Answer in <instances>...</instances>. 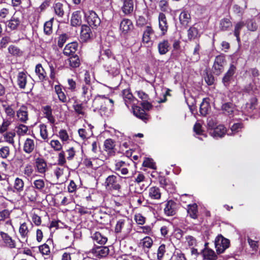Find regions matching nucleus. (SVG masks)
Listing matches in <instances>:
<instances>
[{
  "mask_svg": "<svg viewBox=\"0 0 260 260\" xmlns=\"http://www.w3.org/2000/svg\"><path fill=\"white\" fill-rule=\"evenodd\" d=\"M159 28L162 35H165L167 32L168 25L166 15L164 13H160L158 16Z\"/></svg>",
  "mask_w": 260,
  "mask_h": 260,
  "instance_id": "19",
  "label": "nucleus"
},
{
  "mask_svg": "<svg viewBox=\"0 0 260 260\" xmlns=\"http://www.w3.org/2000/svg\"><path fill=\"white\" fill-rule=\"evenodd\" d=\"M104 66L106 70L113 76L117 75L119 73L120 64L115 57L106 61Z\"/></svg>",
  "mask_w": 260,
  "mask_h": 260,
  "instance_id": "5",
  "label": "nucleus"
},
{
  "mask_svg": "<svg viewBox=\"0 0 260 260\" xmlns=\"http://www.w3.org/2000/svg\"><path fill=\"white\" fill-rule=\"evenodd\" d=\"M10 154V149L8 146H4L0 148V157L6 158Z\"/></svg>",
  "mask_w": 260,
  "mask_h": 260,
  "instance_id": "62",
  "label": "nucleus"
},
{
  "mask_svg": "<svg viewBox=\"0 0 260 260\" xmlns=\"http://www.w3.org/2000/svg\"><path fill=\"white\" fill-rule=\"evenodd\" d=\"M8 51L12 55L15 56H20L22 54L21 51L17 47L14 45H10L8 47Z\"/></svg>",
  "mask_w": 260,
  "mask_h": 260,
  "instance_id": "52",
  "label": "nucleus"
},
{
  "mask_svg": "<svg viewBox=\"0 0 260 260\" xmlns=\"http://www.w3.org/2000/svg\"><path fill=\"white\" fill-rule=\"evenodd\" d=\"M54 173L57 180L63 182L67 180L69 168L66 166H58L54 169Z\"/></svg>",
  "mask_w": 260,
  "mask_h": 260,
  "instance_id": "7",
  "label": "nucleus"
},
{
  "mask_svg": "<svg viewBox=\"0 0 260 260\" xmlns=\"http://www.w3.org/2000/svg\"><path fill=\"white\" fill-rule=\"evenodd\" d=\"M226 133V129L223 125L219 124L213 129L210 131L211 135L214 138L223 137Z\"/></svg>",
  "mask_w": 260,
  "mask_h": 260,
  "instance_id": "18",
  "label": "nucleus"
},
{
  "mask_svg": "<svg viewBox=\"0 0 260 260\" xmlns=\"http://www.w3.org/2000/svg\"><path fill=\"white\" fill-rule=\"evenodd\" d=\"M190 15L187 11H183L179 15V21L183 25H187L190 21Z\"/></svg>",
  "mask_w": 260,
  "mask_h": 260,
  "instance_id": "37",
  "label": "nucleus"
},
{
  "mask_svg": "<svg viewBox=\"0 0 260 260\" xmlns=\"http://www.w3.org/2000/svg\"><path fill=\"white\" fill-rule=\"evenodd\" d=\"M225 59L224 56L218 55L216 57L213 66V71L216 75H219L224 69Z\"/></svg>",
  "mask_w": 260,
  "mask_h": 260,
  "instance_id": "9",
  "label": "nucleus"
},
{
  "mask_svg": "<svg viewBox=\"0 0 260 260\" xmlns=\"http://www.w3.org/2000/svg\"><path fill=\"white\" fill-rule=\"evenodd\" d=\"M15 136V133L11 132H7L4 135V141L13 145L14 144V138Z\"/></svg>",
  "mask_w": 260,
  "mask_h": 260,
  "instance_id": "53",
  "label": "nucleus"
},
{
  "mask_svg": "<svg viewBox=\"0 0 260 260\" xmlns=\"http://www.w3.org/2000/svg\"><path fill=\"white\" fill-rule=\"evenodd\" d=\"M36 167L37 171L41 174H44L47 170V166L45 160L42 158H38L36 160Z\"/></svg>",
  "mask_w": 260,
  "mask_h": 260,
  "instance_id": "32",
  "label": "nucleus"
},
{
  "mask_svg": "<svg viewBox=\"0 0 260 260\" xmlns=\"http://www.w3.org/2000/svg\"><path fill=\"white\" fill-rule=\"evenodd\" d=\"M187 213L190 217L193 219H196L198 217V206L196 204L192 205H188Z\"/></svg>",
  "mask_w": 260,
  "mask_h": 260,
  "instance_id": "44",
  "label": "nucleus"
},
{
  "mask_svg": "<svg viewBox=\"0 0 260 260\" xmlns=\"http://www.w3.org/2000/svg\"><path fill=\"white\" fill-rule=\"evenodd\" d=\"M123 98L127 107L132 105H137L138 103V100L133 96L129 90L125 89L123 91Z\"/></svg>",
  "mask_w": 260,
  "mask_h": 260,
  "instance_id": "17",
  "label": "nucleus"
},
{
  "mask_svg": "<svg viewBox=\"0 0 260 260\" xmlns=\"http://www.w3.org/2000/svg\"><path fill=\"white\" fill-rule=\"evenodd\" d=\"M78 48L76 42H72L67 44L63 49V54L66 56L73 55Z\"/></svg>",
  "mask_w": 260,
  "mask_h": 260,
  "instance_id": "29",
  "label": "nucleus"
},
{
  "mask_svg": "<svg viewBox=\"0 0 260 260\" xmlns=\"http://www.w3.org/2000/svg\"><path fill=\"white\" fill-rule=\"evenodd\" d=\"M149 197L152 199L158 200L161 197V193L158 187L152 186L149 189Z\"/></svg>",
  "mask_w": 260,
  "mask_h": 260,
  "instance_id": "38",
  "label": "nucleus"
},
{
  "mask_svg": "<svg viewBox=\"0 0 260 260\" xmlns=\"http://www.w3.org/2000/svg\"><path fill=\"white\" fill-rule=\"evenodd\" d=\"M1 236L7 247L10 248H13L16 247L15 241L7 233L2 232H1Z\"/></svg>",
  "mask_w": 260,
  "mask_h": 260,
  "instance_id": "35",
  "label": "nucleus"
},
{
  "mask_svg": "<svg viewBox=\"0 0 260 260\" xmlns=\"http://www.w3.org/2000/svg\"><path fill=\"white\" fill-rule=\"evenodd\" d=\"M222 109L225 114L231 115L234 112V106L233 104L227 103L222 106Z\"/></svg>",
  "mask_w": 260,
  "mask_h": 260,
  "instance_id": "47",
  "label": "nucleus"
},
{
  "mask_svg": "<svg viewBox=\"0 0 260 260\" xmlns=\"http://www.w3.org/2000/svg\"><path fill=\"white\" fill-rule=\"evenodd\" d=\"M153 244L152 239L150 237H145L140 242V244L142 245L144 248H150Z\"/></svg>",
  "mask_w": 260,
  "mask_h": 260,
  "instance_id": "57",
  "label": "nucleus"
},
{
  "mask_svg": "<svg viewBox=\"0 0 260 260\" xmlns=\"http://www.w3.org/2000/svg\"><path fill=\"white\" fill-rule=\"evenodd\" d=\"M81 12L79 11L74 12L72 15L71 20L72 25L74 26H79L81 24Z\"/></svg>",
  "mask_w": 260,
  "mask_h": 260,
  "instance_id": "36",
  "label": "nucleus"
},
{
  "mask_svg": "<svg viewBox=\"0 0 260 260\" xmlns=\"http://www.w3.org/2000/svg\"><path fill=\"white\" fill-rule=\"evenodd\" d=\"M236 68L234 64H231L230 67L227 72L224 75L222 79V82L224 85L227 86L232 79L233 76L236 71Z\"/></svg>",
  "mask_w": 260,
  "mask_h": 260,
  "instance_id": "23",
  "label": "nucleus"
},
{
  "mask_svg": "<svg viewBox=\"0 0 260 260\" xmlns=\"http://www.w3.org/2000/svg\"><path fill=\"white\" fill-rule=\"evenodd\" d=\"M16 117L18 121L26 123L28 120V108L24 105L21 106L16 111Z\"/></svg>",
  "mask_w": 260,
  "mask_h": 260,
  "instance_id": "11",
  "label": "nucleus"
},
{
  "mask_svg": "<svg viewBox=\"0 0 260 260\" xmlns=\"http://www.w3.org/2000/svg\"><path fill=\"white\" fill-rule=\"evenodd\" d=\"M27 75L24 72H19L17 76V83L20 88L24 89L27 83Z\"/></svg>",
  "mask_w": 260,
  "mask_h": 260,
  "instance_id": "34",
  "label": "nucleus"
},
{
  "mask_svg": "<svg viewBox=\"0 0 260 260\" xmlns=\"http://www.w3.org/2000/svg\"><path fill=\"white\" fill-rule=\"evenodd\" d=\"M143 165L145 167H148L152 169H156L155 163L154 162L153 160L151 158H146L144 161Z\"/></svg>",
  "mask_w": 260,
  "mask_h": 260,
  "instance_id": "60",
  "label": "nucleus"
},
{
  "mask_svg": "<svg viewBox=\"0 0 260 260\" xmlns=\"http://www.w3.org/2000/svg\"><path fill=\"white\" fill-rule=\"evenodd\" d=\"M134 26L132 21L127 18H124L120 23V30L123 34H126L133 29Z\"/></svg>",
  "mask_w": 260,
  "mask_h": 260,
  "instance_id": "16",
  "label": "nucleus"
},
{
  "mask_svg": "<svg viewBox=\"0 0 260 260\" xmlns=\"http://www.w3.org/2000/svg\"><path fill=\"white\" fill-rule=\"evenodd\" d=\"M116 178V176L114 175L108 176L105 181L106 186L115 190L120 189V185L117 183Z\"/></svg>",
  "mask_w": 260,
  "mask_h": 260,
  "instance_id": "28",
  "label": "nucleus"
},
{
  "mask_svg": "<svg viewBox=\"0 0 260 260\" xmlns=\"http://www.w3.org/2000/svg\"><path fill=\"white\" fill-rule=\"evenodd\" d=\"M93 126L90 124L86 123L84 124L83 128L78 130L79 137L83 140L89 139L93 135Z\"/></svg>",
  "mask_w": 260,
  "mask_h": 260,
  "instance_id": "8",
  "label": "nucleus"
},
{
  "mask_svg": "<svg viewBox=\"0 0 260 260\" xmlns=\"http://www.w3.org/2000/svg\"><path fill=\"white\" fill-rule=\"evenodd\" d=\"M71 67L75 68L79 67L80 61L78 55H75L71 56L68 60Z\"/></svg>",
  "mask_w": 260,
  "mask_h": 260,
  "instance_id": "49",
  "label": "nucleus"
},
{
  "mask_svg": "<svg viewBox=\"0 0 260 260\" xmlns=\"http://www.w3.org/2000/svg\"><path fill=\"white\" fill-rule=\"evenodd\" d=\"M187 37L189 41H192L200 37L198 29L194 26L190 27L187 30Z\"/></svg>",
  "mask_w": 260,
  "mask_h": 260,
  "instance_id": "39",
  "label": "nucleus"
},
{
  "mask_svg": "<svg viewBox=\"0 0 260 260\" xmlns=\"http://www.w3.org/2000/svg\"><path fill=\"white\" fill-rule=\"evenodd\" d=\"M12 119L3 118V121L2 125H0V133L5 132L8 128L9 126L12 124Z\"/></svg>",
  "mask_w": 260,
  "mask_h": 260,
  "instance_id": "51",
  "label": "nucleus"
},
{
  "mask_svg": "<svg viewBox=\"0 0 260 260\" xmlns=\"http://www.w3.org/2000/svg\"><path fill=\"white\" fill-rule=\"evenodd\" d=\"M114 57L115 56L112 53L109 49H104L103 48L101 49L100 52L99 60L100 61L104 64L106 61H108Z\"/></svg>",
  "mask_w": 260,
  "mask_h": 260,
  "instance_id": "15",
  "label": "nucleus"
},
{
  "mask_svg": "<svg viewBox=\"0 0 260 260\" xmlns=\"http://www.w3.org/2000/svg\"><path fill=\"white\" fill-rule=\"evenodd\" d=\"M91 238L94 242L101 245L105 244L107 241V238L99 232L93 233Z\"/></svg>",
  "mask_w": 260,
  "mask_h": 260,
  "instance_id": "33",
  "label": "nucleus"
},
{
  "mask_svg": "<svg viewBox=\"0 0 260 260\" xmlns=\"http://www.w3.org/2000/svg\"><path fill=\"white\" fill-rule=\"evenodd\" d=\"M58 166H65L66 160L65 158V153L62 151L60 152L58 155Z\"/></svg>",
  "mask_w": 260,
  "mask_h": 260,
  "instance_id": "63",
  "label": "nucleus"
},
{
  "mask_svg": "<svg viewBox=\"0 0 260 260\" xmlns=\"http://www.w3.org/2000/svg\"><path fill=\"white\" fill-rule=\"evenodd\" d=\"M16 132L19 136H23L26 134L28 132V126L23 124H19L15 127Z\"/></svg>",
  "mask_w": 260,
  "mask_h": 260,
  "instance_id": "43",
  "label": "nucleus"
},
{
  "mask_svg": "<svg viewBox=\"0 0 260 260\" xmlns=\"http://www.w3.org/2000/svg\"><path fill=\"white\" fill-rule=\"evenodd\" d=\"M74 109L76 113L79 115L83 116L85 114V108L82 104H77L73 106Z\"/></svg>",
  "mask_w": 260,
  "mask_h": 260,
  "instance_id": "59",
  "label": "nucleus"
},
{
  "mask_svg": "<svg viewBox=\"0 0 260 260\" xmlns=\"http://www.w3.org/2000/svg\"><path fill=\"white\" fill-rule=\"evenodd\" d=\"M92 88L90 84H84L81 87L80 94L83 101L87 103L92 96Z\"/></svg>",
  "mask_w": 260,
  "mask_h": 260,
  "instance_id": "10",
  "label": "nucleus"
},
{
  "mask_svg": "<svg viewBox=\"0 0 260 260\" xmlns=\"http://www.w3.org/2000/svg\"><path fill=\"white\" fill-rule=\"evenodd\" d=\"M49 144L51 148H52L55 151H59L62 149V144L57 140H52L50 141Z\"/></svg>",
  "mask_w": 260,
  "mask_h": 260,
  "instance_id": "58",
  "label": "nucleus"
},
{
  "mask_svg": "<svg viewBox=\"0 0 260 260\" xmlns=\"http://www.w3.org/2000/svg\"><path fill=\"white\" fill-rule=\"evenodd\" d=\"M91 31L89 26L83 25L81 26L80 32V39L83 42H86L91 37Z\"/></svg>",
  "mask_w": 260,
  "mask_h": 260,
  "instance_id": "25",
  "label": "nucleus"
},
{
  "mask_svg": "<svg viewBox=\"0 0 260 260\" xmlns=\"http://www.w3.org/2000/svg\"><path fill=\"white\" fill-rule=\"evenodd\" d=\"M115 142L113 140L109 139L105 140L104 142L105 150L108 155L112 156L115 154Z\"/></svg>",
  "mask_w": 260,
  "mask_h": 260,
  "instance_id": "22",
  "label": "nucleus"
},
{
  "mask_svg": "<svg viewBox=\"0 0 260 260\" xmlns=\"http://www.w3.org/2000/svg\"><path fill=\"white\" fill-rule=\"evenodd\" d=\"M35 72L40 80H43L46 77V73L41 64H38L36 67Z\"/></svg>",
  "mask_w": 260,
  "mask_h": 260,
  "instance_id": "50",
  "label": "nucleus"
},
{
  "mask_svg": "<svg viewBox=\"0 0 260 260\" xmlns=\"http://www.w3.org/2000/svg\"><path fill=\"white\" fill-rule=\"evenodd\" d=\"M85 18L89 26L92 28H97L101 23V19L93 11H89L85 13Z\"/></svg>",
  "mask_w": 260,
  "mask_h": 260,
  "instance_id": "3",
  "label": "nucleus"
},
{
  "mask_svg": "<svg viewBox=\"0 0 260 260\" xmlns=\"http://www.w3.org/2000/svg\"><path fill=\"white\" fill-rule=\"evenodd\" d=\"M154 34V30L152 27L148 25L145 27L143 32L142 40L144 43L149 44L151 42V37Z\"/></svg>",
  "mask_w": 260,
  "mask_h": 260,
  "instance_id": "27",
  "label": "nucleus"
},
{
  "mask_svg": "<svg viewBox=\"0 0 260 260\" xmlns=\"http://www.w3.org/2000/svg\"><path fill=\"white\" fill-rule=\"evenodd\" d=\"M131 106L134 115L136 117L143 120L147 119V115L144 109L136 105H132Z\"/></svg>",
  "mask_w": 260,
  "mask_h": 260,
  "instance_id": "21",
  "label": "nucleus"
},
{
  "mask_svg": "<svg viewBox=\"0 0 260 260\" xmlns=\"http://www.w3.org/2000/svg\"><path fill=\"white\" fill-rule=\"evenodd\" d=\"M244 23L242 21H240L238 22L235 27V30H234V35L236 37L237 40L238 42L240 41V32L241 30V29L244 27Z\"/></svg>",
  "mask_w": 260,
  "mask_h": 260,
  "instance_id": "56",
  "label": "nucleus"
},
{
  "mask_svg": "<svg viewBox=\"0 0 260 260\" xmlns=\"http://www.w3.org/2000/svg\"><path fill=\"white\" fill-rule=\"evenodd\" d=\"M210 109L209 103L204 99L202 103L200 104V111L201 115L205 116L208 112Z\"/></svg>",
  "mask_w": 260,
  "mask_h": 260,
  "instance_id": "48",
  "label": "nucleus"
},
{
  "mask_svg": "<svg viewBox=\"0 0 260 260\" xmlns=\"http://www.w3.org/2000/svg\"><path fill=\"white\" fill-rule=\"evenodd\" d=\"M170 47V44L167 40L160 41L157 45L159 53L160 55L166 54L169 51Z\"/></svg>",
  "mask_w": 260,
  "mask_h": 260,
  "instance_id": "31",
  "label": "nucleus"
},
{
  "mask_svg": "<svg viewBox=\"0 0 260 260\" xmlns=\"http://www.w3.org/2000/svg\"><path fill=\"white\" fill-rule=\"evenodd\" d=\"M232 26V22L228 18L222 19L220 21L219 28L221 30H228Z\"/></svg>",
  "mask_w": 260,
  "mask_h": 260,
  "instance_id": "46",
  "label": "nucleus"
},
{
  "mask_svg": "<svg viewBox=\"0 0 260 260\" xmlns=\"http://www.w3.org/2000/svg\"><path fill=\"white\" fill-rule=\"evenodd\" d=\"M54 12L58 17L62 18L64 14V10L66 8L63 3L60 2H55L53 6Z\"/></svg>",
  "mask_w": 260,
  "mask_h": 260,
  "instance_id": "24",
  "label": "nucleus"
},
{
  "mask_svg": "<svg viewBox=\"0 0 260 260\" xmlns=\"http://www.w3.org/2000/svg\"><path fill=\"white\" fill-rule=\"evenodd\" d=\"M247 27L251 31H255L257 28V23L254 19L248 20L247 21Z\"/></svg>",
  "mask_w": 260,
  "mask_h": 260,
  "instance_id": "61",
  "label": "nucleus"
},
{
  "mask_svg": "<svg viewBox=\"0 0 260 260\" xmlns=\"http://www.w3.org/2000/svg\"><path fill=\"white\" fill-rule=\"evenodd\" d=\"M114 102L112 99H109L105 95H97L93 102V106L97 110H104L106 108H112Z\"/></svg>",
  "mask_w": 260,
  "mask_h": 260,
  "instance_id": "2",
  "label": "nucleus"
},
{
  "mask_svg": "<svg viewBox=\"0 0 260 260\" xmlns=\"http://www.w3.org/2000/svg\"><path fill=\"white\" fill-rule=\"evenodd\" d=\"M3 108L6 115V117H3V118L13 120L15 116V111L12 107L7 105H3Z\"/></svg>",
  "mask_w": 260,
  "mask_h": 260,
  "instance_id": "40",
  "label": "nucleus"
},
{
  "mask_svg": "<svg viewBox=\"0 0 260 260\" xmlns=\"http://www.w3.org/2000/svg\"><path fill=\"white\" fill-rule=\"evenodd\" d=\"M32 226V225L31 223L23 222L20 224L19 233L23 240L27 241L29 231Z\"/></svg>",
  "mask_w": 260,
  "mask_h": 260,
  "instance_id": "14",
  "label": "nucleus"
},
{
  "mask_svg": "<svg viewBox=\"0 0 260 260\" xmlns=\"http://www.w3.org/2000/svg\"><path fill=\"white\" fill-rule=\"evenodd\" d=\"M37 146V143L34 138H26L23 145V150L27 154H30L34 151Z\"/></svg>",
  "mask_w": 260,
  "mask_h": 260,
  "instance_id": "12",
  "label": "nucleus"
},
{
  "mask_svg": "<svg viewBox=\"0 0 260 260\" xmlns=\"http://www.w3.org/2000/svg\"><path fill=\"white\" fill-rule=\"evenodd\" d=\"M134 219L138 224L143 225L145 223L146 218L140 213H137L135 215Z\"/></svg>",
  "mask_w": 260,
  "mask_h": 260,
  "instance_id": "64",
  "label": "nucleus"
},
{
  "mask_svg": "<svg viewBox=\"0 0 260 260\" xmlns=\"http://www.w3.org/2000/svg\"><path fill=\"white\" fill-rule=\"evenodd\" d=\"M42 111L44 117L47 119L52 126L55 124V119L52 115V110L50 106H45L43 107Z\"/></svg>",
  "mask_w": 260,
  "mask_h": 260,
  "instance_id": "20",
  "label": "nucleus"
},
{
  "mask_svg": "<svg viewBox=\"0 0 260 260\" xmlns=\"http://www.w3.org/2000/svg\"><path fill=\"white\" fill-rule=\"evenodd\" d=\"M204 259L207 260H216L217 256L212 249L206 247L202 251Z\"/></svg>",
  "mask_w": 260,
  "mask_h": 260,
  "instance_id": "30",
  "label": "nucleus"
},
{
  "mask_svg": "<svg viewBox=\"0 0 260 260\" xmlns=\"http://www.w3.org/2000/svg\"><path fill=\"white\" fill-rule=\"evenodd\" d=\"M41 137L44 140L48 139V134L47 125L45 124H41L39 125Z\"/></svg>",
  "mask_w": 260,
  "mask_h": 260,
  "instance_id": "55",
  "label": "nucleus"
},
{
  "mask_svg": "<svg viewBox=\"0 0 260 260\" xmlns=\"http://www.w3.org/2000/svg\"><path fill=\"white\" fill-rule=\"evenodd\" d=\"M230 241L221 235H218L215 239V246L218 254L223 253L229 247Z\"/></svg>",
  "mask_w": 260,
  "mask_h": 260,
  "instance_id": "4",
  "label": "nucleus"
},
{
  "mask_svg": "<svg viewBox=\"0 0 260 260\" xmlns=\"http://www.w3.org/2000/svg\"><path fill=\"white\" fill-rule=\"evenodd\" d=\"M19 24L20 20L19 18L14 16L7 22L6 26L11 30H14L17 28Z\"/></svg>",
  "mask_w": 260,
  "mask_h": 260,
  "instance_id": "42",
  "label": "nucleus"
},
{
  "mask_svg": "<svg viewBox=\"0 0 260 260\" xmlns=\"http://www.w3.org/2000/svg\"><path fill=\"white\" fill-rule=\"evenodd\" d=\"M109 252V248L106 246H94L89 253L95 258H101L106 257Z\"/></svg>",
  "mask_w": 260,
  "mask_h": 260,
  "instance_id": "6",
  "label": "nucleus"
},
{
  "mask_svg": "<svg viewBox=\"0 0 260 260\" xmlns=\"http://www.w3.org/2000/svg\"><path fill=\"white\" fill-rule=\"evenodd\" d=\"M121 11L125 15L131 14L134 11V0H121Z\"/></svg>",
  "mask_w": 260,
  "mask_h": 260,
  "instance_id": "13",
  "label": "nucleus"
},
{
  "mask_svg": "<svg viewBox=\"0 0 260 260\" xmlns=\"http://www.w3.org/2000/svg\"><path fill=\"white\" fill-rule=\"evenodd\" d=\"M176 204L174 201L172 200L168 201L164 208L165 214L167 216H172L174 215L176 212Z\"/></svg>",
  "mask_w": 260,
  "mask_h": 260,
  "instance_id": "26",
  "label": "nucleus"
},
{
  "mask_svg": "<svg viewBox=\"0 0 260 260\" xmlns=\"http://www.w3.org/2000/svg\"><path fill=\"white\" fill-rule=\"evenodd\" d=\"M54 18L45 22L44 25V31L46 35H50L52 32V24Z\"/></svg>",
  "mask_w": 260,
  "mask_h": 260,
  "instance_id": "54",
  "label": "nucleus"
},
{
  "mask_svg": "<svg viewBox=\"0 0 260 260\" xmlns=\"http://www.w3.org/2000/svg\"><path fill=\"white\" fill-rule=\"evenodd\" d=\"M32 186L34 189L42 192L45 188V181L42 179H36L32 183Z\"/></svg>",
  "mask_w": 260,
  "mask_h": 260,
  "instance_id": "41",
  "label": "nucleus"
},
{
  "mask_svg": "<svg viewBox=\"0 0 260 260\" xmlns=\"http://www.w3.org/2000/svg\"><path fill=\"white\" fill-rule=\"evenodd\" d=\"M132 221L126 217L117 219L114 228L115 233L129 234L132 229Z\"/></svg>",
  "mask_w": 260,
  "mask_h": 260,
  "instance_id": "1",
  "label": "nucleus"
},
{
  "mask_svg": "<svg viewBox=\"0 0 260 260\" xmlns=\"http://www.w3.org/2000/svg\"><path fill=\"white\" fill-rule=\"evenodd\" d=\"M24 186V183L22 179L18 177L15 178L14 183V188L17 192H21L23 190Z\"/></svg>",
  "mask_w": 260,
  "mask_h": 260,
  "instance_id": "45",
  "label": "nucleus"
}]
</instances>
